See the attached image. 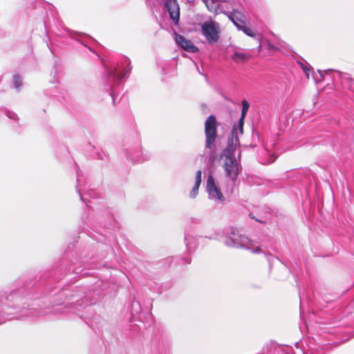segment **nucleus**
Returning a JSON list of instances; mask_svg holds the SVG:
<instances>
[{
  "label": "nucleus",
  "instance_id": "1",
  "mask_svg": "<svg viewBox=\"0 0 354 354\" xmlns=\"http://www.w3.org/2000/svg\"><path fill=\"white\" fill-rule=\"evenodd\" d=\"M82 263L75 258L74 261H71L64 260L57 268L46 272L41 275L39 281L35 279L33 281L32 279L24 278L18 279L14 283V289L6 296V302H1L8 308L19 309V315L15 317L17 319L37 317L40 315L39 312L35 308L25 307L26 302H23V300L26 298L37 299L46 293H50L53 290H48V286L64 277L75 275L69 278L73 279L79 274L80 276L85 274L86 273H82Z\"/></svg>",
  "mask_w": 354,
  "mask_h": 354
},
{
  "label": "nucleus",
  "instance_id": "2",
  "mask_svg": "<svg viewBox=\"0 0 354 354\" xmlns=\"http://www.w3.org/2000/svg\"><path fill=\"white\" fill-rule=\"evenodd\" d=\"M240 145L236 128L234 127L230 137L227 139V146L223 149L221 157L223 159V168L225 176L235 184L239 174L242 171L241 164V151H239L237 157L235 152Z\"/></svg>",
  "mask_w": 354,
  "mask_h": 354
},
{
  "label": "nucleus",
  "instance_id": "3",
  "mask_svg": "<svg viewBox=\"0 0 354 354\" xmlns=\"http://www.w3.org/2000/svg\"><path fill=\"white\" fill-rule=\"evenodd\" d=\"M67 299L71 301L65 304L67 312H72L84 317L82 311L86 307L95 304L100 297V291L96 287H76L70 294H64Z\"/></svg>",
  "mask_w": 354,
  "mask_h": 354
},
{
  "label": "nucleus",
  "instance_id": "4",
  "mask_svg": "<svg viewBox=\"0 0 354 354\" xmlns=\"http://www.w3.org/2000/svg\"><path fill=\"white\" fill-rule=\"evenodd\" d=\"M122 65H126L123 71H120V66H104V74L103 77L104 89L112 99L113 104H116L117 97L122 89L121 81L131 70L130 59L127 57H123L121 60Z\"/></svg>",
  "mask_w": 354,
  "mask_h": 354
},
{
  "label": "nucleus",
  "instance_id": "5",
  "mask_svg": "<svg viewBox=\"0 0 354 354\" xmlns=\"http://www.w3.org/2000/svg\"><path fill=\"white\" fill-rule=\"evenodd\" d=\"M225 234L223 243L227 247L245 248L251 250L253 253H258L261 250L259 247L251 249L252 241L247 236L241 234L235 227H230L227 228L225 230Z\"/></svg>",
  "mask_w": 354,
  "mask_h": 354
},
{
  "label": "nucleus",
  "instance_id": "6",
  "mask_svg": "<svg viewBox=\"0 0 354 354\" xmlns=\"http://www.w3.org/2000/svg\"><path fill=\"white\" fill-rule=\"evenodd\" d=\"M201 32L209 44H215L219 39V24L216 21H205L201 25Z\"/></svg>",
  "mask_w": 354,
  "mask_h": 354
},
{
  "label": "nucleus",
  "instance_id": "7",
  "mask_svg": "<svg viewBox=\"0 0 354 354\" xmlns=\"http://www.w3.org/2000/svg\"><path fill=\"white\" fill-rule=\"evenodd\" d=\"M206 148L210 149L217 138V122L216 117L210 115L205 122Z\"/></svg>",
  "mask_w": 354,
  "mask_h": 354
},
{
  "label": "nucleus",
  "instance_id": "8",
  "mask_svg": "<svg viewBox=\"0 0 354 354\" xmlns=\"http://www.w3.org/2000/svg\"><path fill=\"white\" fill-rule=\"evenodd\" d=\"M207 192L209 198L216 202L223 203L225 200L220 187L216 185L214 177L212 175H208L207 178Z\"/></svg>",
  "mask_w": 354,
  "mask_h": 354
},
{
  "label": "nucleus",
  "instance_id": "9",
  "mask_svg": "<svg viewBox=\"0 0 354 354\" xmlns=\"http://www.w3.org/2000/svg\"><path fill=\"white\" fill-rule=\"evenodd\" d=\"M165 8L175 25L178 24L180 18V8L176 0H165Z\"/></svg>",
  "mask_w": 354,
  "mask_h": 354
},
{
  "label": "nucleus",
  "instance_id": "10",
  "mask_svg": "<svg viewBox=\"0 0 354 354\" xmlns=\"http://www.w3.org/2000/svg\"><path fill=\"white\" fill-rule=\"evenodd\" d=\"M223 13L227 16L229 19L233 23V24L239 30L241 27L245 24V21L241 19L243 15L237 9L232 8L231 12H223Z\"/></svg>",
  "mask_w": 354,
  "mask_h": 354
},
{
  "label": "nucleus",
  "instance_id": "11",
  "mask_svg": "<svg viewBox=\"0 0 354 354\" xmlns=\"http://www.w3.org/2000/svg\"><path fill=\"white\" fill-rule=\"evenodd\" d=\"M176 42L180 46L183 50L189 53H196L198 51V48L196 46L192 41L185 39L180 35H176Z\"/></svg>",
  "mask_w": 354,
  "mask_h": 354
},
{
  "label": "nucleus",
  "instance_id": "12",
  "mask_svg": "<svg viewBox=\"0 0 354 354\" xmlns=\"http://www.w3.org/2000/svg\"><path fill=\"white\" fill-rule=\"evenodd\" d=\"M339 77L343 87L354 92V80L352 79L349 74L338 72Z\"/></svg>",
  "mask_w": 354,
  "mask_h": 354
},
{
  "label": "nucleus",
  "instance_id": "13",
  "mask_svg": "<svg viewBox=\"0 0 354 354\" xmlns=\"http://www.w3.org/2000/svg\"><path fill=\"white\" fill-rule=\"evenodd\" d=\"M206 6L207 8L210 12H214L216 14L219 12H223L221 10V3L225 1V0H201Z\"/></svg>",
  "mask_w": 354,
  "mask_h": 354
},
{
  "label": "nucleus",
  "instance_id": "14",
  "mask_svg": "<svg viewBox=\"0 0 354 354\" xmlns=\"http://www.w3.org/2000/svg\"><path fill=\"white\" fill-rule=\"evenodd\" d=\"M185 243L187 247V251L189 254L193 252L196 248V239L192 234L188 232L185 234Z\"/></svg>",
  "mask_w": 354,
  "mask_h": 354
},
{
  "label": "nucleus",
  "instance_id": "15",
  "mask_svg": "<svg viewBox=\"0 0 354 354\" xmlns=\"http://www.w3.org/2000/svg\"><path fill=\"white\" fill-rule=\"evenodd\" d=\"M82 176V171H80L79 169H77V185H76V191L79 194L80 199L86 204L87 207H90V205L88 203H91V201H89L86 198L83 196V195L81 193V190L80 189V186H81V176Z\"/></svg>",
  "mask_w": 354,
  "mask_h": 354
},
{
  "label": "nucleus",
  "instance_id": "16",
  "mask_svg": "<svg viewBox=\"0 0 354 354\" xmlns=\"http://www.w3.org/2000/svg\"><path fill=\"white\" fill-rule=\"evenodd\" d=\"M239 30H241L243 31L246 35L248 36H250V37H256L257 39L259 40L260 38L261 37V35H256L254 32V30L249 28V27H247L245 24L241 27V29H240Z\"/></svg>",
  "mask_w": 354,
  "mask_h": 354
},
{
  "label": "nucleus",
  "instance_id": "17",
  "mask_svg": "<svg viewBox=\"0 0 354 354\" xmlns=\"http://www.w3.org/2000/svg\"><path fill=\"white\" fill-rule=\"evenodd\" d=\"M249 55L240 52H235L232 56V59H234L235 62H237L239 60L241 62H246L249 59Z\"/></svg>",
  "mask_w": 354,
  "mask_h": 354
},
{
  "label": "nucleus",
  "instance_id": "18",
  "mask_svg": "<svg viewBox=\"0 0 354 354\" xmlns=\"http://www.w3.org/2000/svg\"><path fill=\"white\" fill-rule=\"evenodd\" d=\"M141 312V306L138 301L133 300L131 303V313L139 314Z\"/></svg>",
  "mask_w": 354,
  "mask_h": 354
},
{
  "label": "nucleus",
  "instance_id": "19",
  "mask_svg": "<svg viewBox=\"0 0 354 354\" xmlns=\"http://www.w3.org/2000/svg\"><path fill=\"white\" fill-rule=\"evenodd\" d=\"M142 153L143 155L142 157H141L140 156H133V154H131L130 156V158L132 160V162L140 163L149 159V158L146 155H144L143 152H142Z\"/></svg>",
  "mask_w": 354,
  "mask_h": 354
},
{
  "label": "nucleus",
  "instance_id": "20",
  "mask_svg": "<svg viewBox=\"0 0 354 354\" xmlns=\"http://www.w3.org/2000/svg\"><path fill=\"white\" fill-rule=\"evenodd\" d=\"M13 84L17 90H19L22 86V80L19 75H15L13 76Z\"/></svg>",
  "mask_w": 354,
  "mask_h": 354
},
{
  "label": "nucleus",
  "instance_id": "21",
  "mask_svg": "<svg viewBox=\"0 0 354 354\" xmlns=\"http://www.w3.org/2000/svg\"><path fill=\"white\" fill-rule=\"evenodd\" d=\"M85 195L88 196L89 198L92 199H95L100 197L99 194L93 189L88 190L85 193Z\"/></svg>",
  "mask_w": 354,
  "mask_h": 354
},
{
  "label": "nucleus",
  "instance_id": "22",
  "mask_svg": "<svg viewBox=\"0 0 354 354\" xmlns=\"http://www.w3.org/2000/svg\"><path fill=\"white\" fill-rule=\"evenodd\" d=\"M249 106H250V105L247 101L243 100L242 102L241 115H243V117L245 116L246 113L248 111Z\"/></svg>",
  "mask_w": 354,
  "mask_h": 354
},
{
  "label": "nucleus",
  "instance_id": "23",
  "mask_svg": "<svg viewBox=\"0 0 354 354\" xmlns=\"http://www.w3.org/2000/svg\"><path fill=\"white\" fill-rule=\"evenodd\" d=\"M5 113L6 115L10 118V119H12L15 121H18L19 120V118L17 116V115L15 113V112H12L11 111H9V110H6L5 111Z\"/></svg>",
  "mask_w": 354,
  "mask_h": 354
},
{
  "label": "nucleus",
  "instance_id": "24",
  "mask_svg": "<svg viewBox=\"0 0 354 354\" xmlns=\"http://www.w3.org/2000/svg\"><path fill=\"white\" fill-rule=\"evenodd\" d=\"M198 188H199L198 185H194V187H192V189L191 190L190 194H189L190 198H196V196H197L198 192Z\"/></svg>",
  "mask_w": 354,
  "mask_h": 354
},
{
  "label": "nucleus",
  "instance_id": "25",
  "mask_svg": "<svg viewBox=\"0 0 354 354\" xmlns=\"http://www.w3.org/2000/svg\"><path fill=\"white\" fill-rule=\"evenodd\" d=\"M201 174H202V171L201 170H198L196 172V176H195L196 180H195L194 185L200 186L201 183Z\"/></svg>",
  "mask_w": 354,
  "mask_h": 354
},
{
  "label": "nucleus",
  "instance_id": "26",
  "mask_svg": "<svg viewBox=\"0 0 354 354\" xmlns=\"http://www.w3.org/2000/svg\"><path fill=\"white\" fill-rule=\"evenodd\" d=\"M244 118L245 117H243V115H241L240 119H239V123H238L239 130V131H240V133L241 134L243 133V127Z\"/></svg>",
  "mask_w": 354,
  "mask_h": 354
},
{
  "label": "nucleus",
  "instance_id": "27",
  "mask_svg": "<svg viewBox=\"0 0 354 354\" xmlns=\"http://www.w3.org/2000/svg\"><path fill=\"white\" fill-rule=\"evenodd\" d=\"M105 214H106L108 220L109 221V222L113 221V216L110 214V212L107 209L105 210ZM108 225H109V227L112 226V224L111 223H109Z\"/></svg>",
  "mask_w": 354,
  "mask_h": 354
},
{
  "label": "nucleus",
  "instance_id": "28",
  "mask_svg": "<svg viewBox=\"0 0 354 354\" xmlns=\"http://www.w3.org/2000/svg\"><path fill=\"white\" fill-rule=\"evenodd\" d=\"M300 64H301V67L302 68L303 71H304L306 75L308 77L309 69L306 66H305L302 63H300Z\"/></svg>",
  "mask_w": 354,
  "mask_h": 354
},
{
  "label": "nucleus",
  "instance_id": "29",
  "mask_svg": "<svg viewBox=\"0 0 354 354\" xmlns=\"http://www.w3.org/2000/svg\"><path fill=\"white\" fill-rule=\"evenodd\" d=\"M104 153L102 152H97L95 156H94L96 159H103Z\"/></svg>",
  "mask_w": 354,
  "mask_h": 354
},
{
  "label": "nucleus",
  "instance_id": "30",
  "mask_svg": "<svg viewBox=\"0 0 354 354\" xmlns=\"http://www.w3.org/2000/svg\"><path fill=\"white\" fill-rule=\"evenodd\" d=\"M191 222L192 223H201V219L199 218H191Z\"/></svg>",
  "mask_w": 354,
  "mask_h": 354
},
{
  "label": "nucleus",
  "instance_id": "31",
  "mask_svg": "<svg viewBox=\"0 0 354 354\" xmlns=\"http://www.w3.org/2000/svg\"><path fill=\"white\" fill-rule=\"evenodd\" d=\"M330 70H328V71H320V70H318V72L320 75V76L322 77L324 74H326L328 73V71H329Z\"/></svg>",
  "mask_w": 354,
  "mask_h": 354
},
{
  "label": "nucleus",
  "instance_id": "32",
  "mask_svg": "<svg viewBox=\"0 0 354 354\" xmlns=\"http://www.w3.org/2000/svg\"><path fill=\"white\" fill-rule=\"evenodd\" d=\"M186 263H191V258L190 257H186L183 259Z\"/></svg>",
  "mask_w": 354,
  "mask_h": 354
},
{
  "label": "nucleus",
  "instance_id": "33",
  "mask_svg": "<svg viewBox=\"0 0 354 354\" xmlns=\"http://www.w3.org/2000/svg\"><path fill=\"white\" fill-rule=\"evenodd\" d=\"M76 35H78L80 37H82L83 36H85L86 35L83 32H76Z\"/></svg>",
  "mask_w": 354,
  "mask_h": 354
},
{
  "label": "nucleus",
  "instance_id": "34",
  "mask_svg": "<svg viewBox=\"0 0 354 354\" xmlns=\"http://www.w3.org/2000/svg\"><path fill=\"white\" fill-rule=\"evenodd\" d=\"M196 68H197L198 72L200 74H201L202 75H204V76L207 77L205 75H204V74L201 72V70H200V68H198V66H197L196 65Z\"/></svg>",
  "mask_w": 354,
  "mask_h": 354
},
{
  "label": "nucleus",
  "instance_id": "35",
  "mask_svg": "<svg viewBox=\"0 0 354 354\" xmlns=\"http://www.w3.org/2000/svg\"><path fill=\"white\" fill-rule=\"evenodd\" d=\"M255 220L257 221V222H259V223H265L266 221H262V220H259L257 218H255Z\"/></svg>",
  "mask_w": 354,
  "mask_h": 354
},
{
  "label": "nucleus",
  "instance_id": "36",
  "mask_svg": "<svg viewBox=\"0 0 354 354\" xmlns=\"http://www.w3.org/2000/svg\"><path fill=\"white\" fill-rule=\"evenodd\" d=\"M68 32H69V33H71V37H73V35H72V33H73V32H72L71 31H69V30H68Z\"/></svg>",
  "mask_w": 354,
  "mask_h": 354
}]
</instances>
